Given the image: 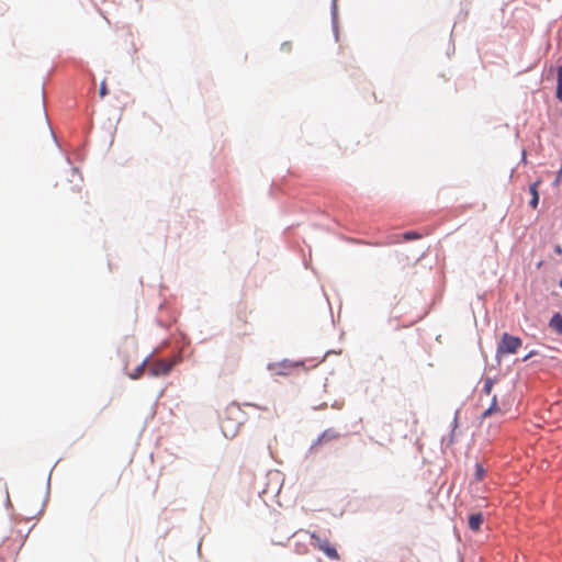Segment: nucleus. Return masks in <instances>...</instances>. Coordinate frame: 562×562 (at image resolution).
<instances>
[{"instance_id":"nucleus-1","label":"nucleus","mask_w":562,"mask_h":562,"mask_svg":"<svg viewBox=\"0 0 562 562\" xmlns=\"http://www.w3.org/2000/svg\"><path fill=\"white\" fill-rule=\"evenodd\" d=\"M311 538V544L322 551L328 559L339 561L340 555L335 546L327 539L323 538L314 531H307Z\"/></svg>"},{"instance_id":"nucleus-2","label":"nucleus","mask_w":562,"mask_h":562,"mask_svg":"<svg viewBox=\"0 0 562 562\" xmlns=\"http://www.w3.org/2000/svg\"><path fill=\"white\" fill-rule=\"evenodd\" d=\"M522 341L519 337L512 336L507 333L503 334L501 342L497 348L498 355L515 353L521 346Z\"/></svg>"},{"instance_id":"nucleus-3","label":"nucleus","mask_w":562,"mask_h":562,"mask_svg":"<svg viewBox=\"0 0 562 562\" xmlns=\"http://www.w3.org/2000/svg\"><path fill=\"white\" fill-rule=\"evenodd\" d=\"M176 361L168 359H159L148 367V371L153 376L167 375L173 368Z\"/></svg>"},{"instance_id":"nucleus-4","label":"nucleus","mask_w":562,"mask_h":562,"mask_svg":"<svg viewBox=\"0 0 562 562\" xmlns=\"http://www.w3.org/2000/svg\"><path fill=\"white\" fill-rule=\"evenodd\" d=\"M339 437H340V435L336 430L327 429L317 438V440L313 443L312 448L315 449L318 446H321L323 443H327L331 440H336Z\"/></svg>"},{"instance_id":"nucleus-5","label":"nucleus","mask_w":562,"mask_h":562,"mask_svg":"<svg viewBox=\"0 0 562 562\" xmlns=\"http://www.w3.org/2000/svg\"><path fill=\"white\" fill-rule=\"evenodd\" d=\"M246 326H247V315H246V312H243L237 315L235 322L233 323V328L238 335H245Z\"/></svg>"},{"instance_id":"nucleus-6","label":"nucleus","mask_w":562,"mask_h":562,"mask_svg":"<svg viewBox=\"0 0 562 562\" xmlns=\"http://www.w3.org/2000/svg\"><path fill=\"white\" fill-rule=\"evenodd\" d=\"M541 183V180L538 179L537 181H535L533 183L530 184L529 187V192L531 194V200H530V206L536 210L538 207V204H539V192H538V188Z\"/></svg>"},{"instance_id":"nucleus-7","label":"nucleus","mask_w":562,"mask_h":562,"mask_svg":"<svg viewBox=\"0 0 562 562\" xmlns=\"http://www.w3.org/2000/svg\"><path fill=\"white\" fill-rule=\"evenodd\" d=\"M482 522H483V515L480 513L473 514L469 517V528L473 531L480 530Z\"/></svg>"},{"instance_id":"nucleus-8","label":"nucleus","mask_w":562,"mask_h":562,"mask_svg":"<svg viewBox=\"0 0 562 562\" xmlns=\"http://www.w3.org/2000/svg\"><path fill=\"white\" fill-rule=\"evenodd\" d=\"M549 326L559 335H562V315L560 313H555L551 317Z\"/></svg>"},{"instance_id":"nucleus-9","label":"nucleus","mask_w":562,"mask_h":562,"mask_svg":"<svg viewBox=\"0 0 562 562\" xmlns=\"http://www.w3.org/2000/svg\"><path fill=\"white\" fill-rule=\"evenodd\" d=\"M496 413H501V408L497 405V400H496V396L494 395L493 398H492V404L490 405L488 408H486L482 413L481 418L484 419V418L490 417V416H492L493 414H496Z\"/></svg>"},{"instance_id":"nucleus-10","label":"nucleus","mask_w":562,"mask_h":562,"mask_svg":"<svg viewBox=\"0 0 562 562\" xmlns=\"http://www.w3.org/2000/svg\"><path fill=\"white\" fill-rule=\"evenodd\" d=\"M557 99L562 102V66L557 68Z\"/></svg>"},{"instance_id":"nucleus-11","label":"nucleus","mask_w":562,"mask_h":562,"mask_svg":"<svg viewBox=\"0 0 562 562\" xmlns=\"http://www.w3.org/2000/svg\"><path fill=\"white\" fill-rule=\"evenodd\" d=\"M147 366V359H144L137 367L136 369L133 371V372H130L128 375L131 379H138L143 375L144 373V370Z\"/></svg>"},{"instance_id":"nucleus-12","label":"nucleus","mask_w":562,"mask_h":562,"mask_svg":"<svg viewBox=\"0 0 562 562\" xmlns=\"http://www.w3.org/2000/svg\"><path fill=\"white\" fill-rule=\"evenodd\" d=\"M485 469L483 468V465L481 463H476L475 465V472H474V477L476 481H481L484 475H485Z\"/></svg>"},{"instance_id":"nucleus-13","label":"nucleus","mask_w":562,"mask_h":562,"mask_svg":"<svg viewBox=\"0 0 562 562\" xmlns=\"http://www.w3.org/2000/svg\"><path fill=\"white\" fill-rule=\"evenodd\" d=\"M403 240H413V239H419L422 235L417 232H406L402 235Z\"/></svg>"},{"instance_id":"nucleus-14","label":"nucleus","mask_w":562,"mask_h":562,"mask_svg":"<svg viewBox=\"0 0 562 562\" xmlns=\"http://www.w3.org/2000/svg\"><path fill=\"white\" fill-rule=\"evenodd\" d=\"M492 389H493V380L487 378L485 381H484V385H483V392L486 394V395H490L491 392H492Z\"/></svg>"},{"instance_id":"nucleus-15","label":"nucleus","mask_w":562,"mask_h":562,"mask_svg":"<svg viewBox=\"0 0 562 562\" xmlns=\"http://www.w3.org/2000/svg\"><path fill=\"white\" fill-rule=\"evenodd\" d=\"M293 366L291 364H288L285 362H282L280 364H278V368H280V370L278 371V374H286L288 373V370L290 368H292Z\"/></svg>"},{"instance_id":"nucleus-16","label":"nucleus","mask_w":562,"mask_h":562,"mask_svg":"<svg viewBox=\"0 0 562 562\" xmlns=\"http://www.w3.org/2000/svg\"><path fill=\"white\" fill-rule=\"evenodd\" d=\"M99 94L101 98L105 97L108 94V88H106V82L105 80H103L100 85V90H99Z\"/></svg>"},{"instance_id":"nucleus-17","label":"nucleus","mask_w":562,"mask_h":562,"mask_svg":"<svg viewBox=\"0 0 562 562\" xmlns=\"http://www.w3.org/2000/svg\"><path fill=\"white\" fill-rule=\"evenodd\" d=\"M561 180H562V164H561L560 170L558 171V175H557V178H555V180L553 182V186L558 187L560 184Z\"/></svg>"},{"instance_id":"nucleus-18","label":"nucleus","mask_w":562,"mask_h":562,"mask_svg":"<svg viewBox=\"0 0 562 562\" xmlns=\"http://www.w3.org/2000/svg\"><path fill=\"white\" fill-rule=\"evenodd\" d=\"M291 48H292L291 43H288V42H286V43H283V44L281 45V49H282V50H284V52H288V53H289V52L291 50Z\"/></svg>"},{"instance_id":"nucleus-19","label":"nucleus","mask_w":562,"mask_h":562,"mask_svg":"<svg viewBox=\"0 0 562 562\" xmlns=\"http://www.w3.org/2000/svg\"><path fill=\"white\" fill-rule=\"evenodd\" d=\"M554 252H555L557 255H562V247H561L560 245H555V246H554Z\"/></svg>"},{"instance_id":"nucleus-20","label":"nucleus","mask_w":562,"mask_h":562,"mask_svg":"<svg viewBox=\"0 0 562 562\" xmlns=\"http://www.w3.org/2000/svg\"><path fill=\"white\" fill-rule=\"evenodd\" d=\"M560 285H561V288H562V279L560 280Z\"/></svg>"}]
</instances>
